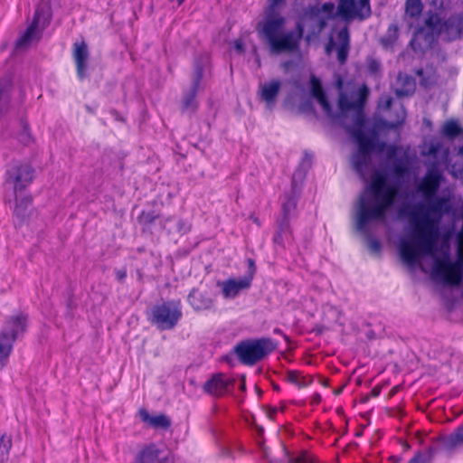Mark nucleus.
Returning a JSON list of instances; mask_svg holds the SVG:
<instances>
[{"label": "nucleus", "instance_id": "1", "mask_svg": "<svg viewBox=\"0 0 463 463\" xmlns=\"http://www.w3.org/2000/svg\"><path fill=\"white\" fill-rule=\"evenodd\" d=\"M426 171L417 178L411 191V202L400 212L408 222L399 238L401 259L407 265H414L423 256H433L439 239V225L451 211V197L439 194L446 181L442 167L447 166L449 150L439 140L430 141L424 147Z\"/></svg>", "mask_w": 463, "mask_h": 463}, {"label": "nucleus", "instance_id": "2", "mask_svg": "<svg viewBox=\"0 0 463 463\" xmlns=\"http://www.w3.org/2000/svg\"><path fill=\"white\" fill-rule=\"evenodd\" d=\"M365 90H361L356 94L354 100L349 99L348 96L341 94L339 97V108L341 112L345 114L346 111L352 109L353 112V124L345 125L346 131L355 139L358 144V150L353 155L351 162L354 169L363 178L366 179L371 172V152H382L386 146L385 143L378 142L376 138V131L382 127L388 128H394L403 125L406 118V111L401 102H393L392 99L389 96H383L379 101V109L384 111H389V120H380L373 129L371 136H366L364 133V118L362 113V108L365 99Z\"/></svg>", "mask_w": 463, "mask_h": 463}, {"label": "nucleus", "instance_id": "3", "mask_svg": "<svg viewBox=\"0 0 463 463\" xmlns=\"http://www.w3.org/2000/svg\"><path fill=\"white\" fill-rule=\"evenodd\" d=\"M397 189L387 183L384 175L374 172L372 182L364 189L354 205L355 229L369 236L371 227L386 219V212L393 204Z\"/></svg>", "mask_w": 463, "mask_h": 463}, {"label": "nucleus", "instance_id": "4", "mask_svg": "<svg viewBox=\"0 0 463 463\" xmlns=\"http://www.w3.org/2000/svg\"><path fill=\"white\" fill-rule=\"evenodd\" d=\"M286 19L281 14H264V18L258 24L260 34L267 41L270 52L275 54L292 52L298 48L304 28L298 24L293 31H284Z\"/></svg>", "mask_w": 463, "mask_h": 463}, {"label": "nucleus", "instance_id": "5", "mask_svg": "<svg viewBox=\"0 0 463 463\" xmlns=\"http://www.w3.org/2000/svg\"><path fill=\"white\" fill-rule=\"evenodd\" d=\"M275 348L276 344L270 338H260L239 343L234 352L242 364L253 365Z\"/></svg>", "mask_w": 463, "mask_h": 463}, {"label": "nucleus", "instance_id": "6", "mask_svg": "<svg viewBox=\"0 0 463 463\" xmlns=\"http://www.w3.org/2000/svg\"><path fill=\"white\" fill-rule=\"evenodd\" d=\"M182 317L180 301H167L153 307L150 320L160 330H171Z\"/></svg>", "mask_w": 463, "mask_h": 463}, {"label": "nucleus", "instance_id": "7", "mask_svg": "<svg viewBox=\"0 0 463 463\" xmlns=\"http://www.w3.org/2000/svg\"><path fill=\"white\" fill-rule=\"evenodd\" d=\"M50 21V12L46 5L38 6L33 22L19 37L15 43L16 49H26L33 43L37 42L41 37V33L46 27Z\"/></svg>", "mask_w": 463, "mask_h": 463}, {"label": "nucleus", "instance_id": "8", "mask_svg": "<svg viewBox=\"0 0 463 463\" xmlns=\"http://www.w3.org/2000/svg\"><path fill=\"white\" fill-rule=\"evenodd\" d=\"M33 169L27 164L14 163L6 170L5 185L18 194L33 181Z\"/></svg>", "mask_w": 463, "mask_h": 463}, {"label": "nucleus", "instance_id": "9", "mask_svg": "<svg viewBox=\"0 0 463 463\" xmlns=\"http://www.w3.org/2000/svg\"><path fill=\"white\" fill-rule=\"evenodd\" d=\"M435 273L450 286H458L463 278L462 267L458 262L437 260L434 265Z\"/></svg>", "mask_w": 463, "mask_h": 463}, {"label": "nucleus", "instance_id": "10", "mask_svg": "<svg viewBox=\"0 0 463 463\" xmlns=\"http://www.w3.org/2000/svg\"><path fill=\"white\" fill-rule=\"evenodd\" d=\"M297 206V199L294 195H287L286 201L282 204V220L279 222V231L274 236V242L279 245H284L285 241H289L291 239L290 231L288 228V220L291 213Z\"/></svg>", "mask_w": 463, "mask_h": 463}, {"label": "nucleus", "instance_id": "11", "mask_svg": "<svg viewBox=\"0 0 463 463\" xmlns=\"http://www.w3.org/2000/svg\"><path fill=\"white\" fill-rule=\"evenodd\" d=\"M252 281V274L239 279H228L223 281H218L217 286L221 288L222 297L225 299H233L239 294L248 289Z\"/></svg>", "mask_w": 463, "mask_h": 463}, {"label": "nucleus", "instance_id": "12", "mask_svg": "<svg viewBox=\"0 0 463 463\" xmlns=\"http://www.w3.org/2000/svg\"><path fill=\"white\" fill-rule=\"evenodd\" d=\"M339 12L345 19L359 17L364 19L371 14L369 0H360L356 3L354 0H340Z\"/></svg>", "mask_w": 463, "mask_h": 463}, {"label": "nucleus", "instance_id": "13", "mask_svg": "<svg viewBox=\"0 0 463 463\" xmlns=\"http://www.w3.org/2000/svg\"><path fill=\"white\" fill-rule=\"evenodd\" d=\"M187 302L195 312L213 311L215 308V300L211 292L194 288L187 296Z\"/></svg>", "mask_w": 463, "mask_h": 463}, {"label": "nucleus", "instance_id": "14", "mask_svg": "<svg viewBox=\"0 0 463 463\" xmlns=\"http://www.w3.org/2000/svg\"><path fill=\"white\" fill-rule=\"evenodd\" d=\"M235 380L223 373L214 374L203 384V391L213 396H222L230 392Z\"/></svg>", "mask_w": 463, "mask_h": 463}, {"label": "nucleus", "instance_id": "15", "mask_svg": "<svg viewBox=\"0 0 463 463\" xmlns=\"http://www.w3.org/2000/svg\"><path fill=\"white\" fill-rule=\"evenodd\" d=\"M281 86L282 82L279 79H272L269 81L260 83L258 95L260 97V99L265 102V105L269 109L274 108Z\"/></svg>", "mask_w": 463, "mask_h": 463}, {"label": "nucleus", "instance_id": "16", "mask_svg": "<svg viewBox=\"0 0 463 463\" xmlns=\"http://www.w3.org/2000/svg\"><path fill=\"white\" fill-rule=\"evenodd\" d=\"M203 75V67L201 63H195L193 74V82L191 89L184 94L183 99L182 109L184 111L193 112L197 108L195 100L196 92L199 88L200 80Z\"/></svg>", "mask_w": 463, "mask_h": 463}, {"label": "nucleus", "instance_id": "17", "mask_svg": "<svg viewBox=\"0 0 463 463\" xmlns=\"http://www.w3.org/2000/svg\"><path fill=\"white\" fill-rule=\"evenodd\" d=\"M133 463H172V461L157 445L149 444L139 451Z\"/></svg>", "mask_w": 463, "mask_h": 463}, {"label": "nucleus", "instance_id": "18", "mask_svg": "<svg viewBox=\"0 0 463 463\" xmlns=\"http://www.w3.org/2000/svg\"><path fill=\"white\" fill-rule=\"evenodd\" d=\"M27 327V317L24 314H18L10 317L4 324L2 331L13 338L15 342L25 332Z\"/></svg>", "mask_w": 463, "mask_h": 463}, {"label": "nucleus", "instance_id": "19", "mask_svg": "<svg viewBox=\"0 0 463 463\" xmlns=\"http://www.w3.org/2000/svg\"><path fill=\"white\" fill-rule=\"evenodd\" d=\"M72 56L76 64L77 75L80 80H83L86 76L89 60V50L84 41L73 44Z\"/></svg>", "mask_w": 463, "mask_h": 463}, {"label": "nucleus", "instance_id": "20", "mask_svg": "<svg viewBox=\"0 0 463 463\" xmlns=\"http://www.w3.org/2000/svg\"><path fill=\"white\" fill-rule=\"evenodd\" d=\"M31 202L32 199L30 196L15 194L14 215L16 220L15 222L19 225L23 224L31 214Z\"/></svg>", "mask_w": 463, "mask_h": 463}, {"label": "nucleus", "instance_id": "21", "mask_svg": "<svg viewBox=\"0 0 463 463\" xmlns=\"http://www.w3.org/2000/svg\"><path fill=\"white\" fill-rule=\"evenodd\" d=\"M138 416L143 422L154 429L167 430L171 425L170 419L165 414L152 416L144 408L139 409Z\"/></svg>", "mask_w": 463, "mask_h": 463}, {"label": "nucleus", "instance_id": "22", "mask_svg": "<svg viewBox=\"0 0 463 463\" xmlns=\"http://www.w3.org/2000/svg\"><path fill=\"white\" fill-rule=\"evenodd\" d=\"M310 84L312 96L317 99L324 112L328 117L333 118L331 106L326 99V97L323 91L319 80L317 79L315 76H312L310 80Z\"/></svg>", "mask_w": 463, "mask_h": 463}, {"label": "nucleus", "instance_id": "23", "mask_svg": "<svg viewBox=\"0 0 463 463\" xmlns=\"http://www.w3.org/2000/svg\"><path fill=\"white\" fill-rule=\"evenodd\" d=\"M415 90L414 80L406 75L399 74L394 86V92L398 97H404L411 95Z\"/></svg>", "mask_w": 463, "mask_h": 463}, {"label": "nucleus", "instance_id": "24", "mask_svg": "<svg viewBox=\"0 0 463 463\" xmlns=\"http://www.w3.org/2000/svg\"><path fill=\"white\" fill-rule=\"evenodd\" d=\"M444 449L452 450L463 445V427L458 428L452 434L440 439Z\"/></svg>", "mask_w": 463, "mask_h": 463}, {"label": "nucleus", "instance_id": "25", "mask_svg": "<svg viewBox=\"0 0 463 463\" xmlns=\"http://www.w3.org/2000/svg\"><path fill=\"white\" fill-rule=\"evenodd\" d=\"M14 341L3 331L0 332V364H5L7 361L14 345Z\"/></svg>", "mask_w": 463, "mask_h": 463}, {"label": "nucleus", "instance_id": "26", "mask_svg": "<svg viewBox=\"0 0 463 463\" xmlns=\"http://www.w3.org/2000/svg\"><path fill=\"white\" fill-rule=\"evenodd\" d=\"M282 452L287 463H316L315 457L307 451H302L297 457H293L290 455L289 451L283 447Z\"/></svg>", "mask_w": 463, "mask_h": 463}, {"label": "nucleus", "instance_id": "27", "mask_svg": "<svg viewBox=\"0 0 463 463\" xmlns=\"http://www.w3.org/2000/svg\"><path fill=\"white\" fill-rule=\"evenodd\" d=\"M430 37L426 36L423 30H420L416 32L410 44L415 52H421L425 47L430 45Z\"/></svg>", "mask_w": 463, "mask_h": 463}, {"label": "nucleus", "instance_id": "28", "mask_svg": "<svg viewBox=\"0 0 463 463\" xmlns=\"http://www.w3.org/2000/svg\"><path fill=\"white\" fill-rule=\"evenodd\" d=\"M404 7L407 16L418 18L422 13L423 4L421 0H406Z\"/></svg>", "mask_w": 463, "mask_h": 463}, {"label": "nucleus", "instance_id": "29", "mask_svg": "<svg viewBox=\"0 0 463 463\" xmlns=\"http://www.w3.org/2000/svg\"><path fill=\"white\" fill-rule=\"evenodd\" d=\"M451 174L457 178H463V147L459 149L454 163L451 165Z\"/></svg>", "mask_w": 463, "mask_h": 463}, {"label": "nucleus", "instance_id": "30", "mask_svg": "<svg viewBox=\"0 0 463 463\" xmlns=\"http://www.w3.org/2000/svg\"><path fill=\"white\" fill-rule=\"evenodd\" d=\"M435 454V449L432 447L427 448L424 453L418 452L409 463H430Z\"/></svg>", "mask_w": 463, "mask_h": 463}, {"label": "nucleus", "instance_id": "31", "mask_svg": "<svg viewBox=\"0 0 463 463\" xmlns=\"http://www.w3.org/2000/svg\"><path fill=\"white\" fill-rule=\"evenodd\" d=\"M12 446L11 439L5 435L0 438V462L5 463L8 459L9 450Z\"/></svg>", "mask_w": 463, "mask_h": 463}, {"label": "nucleus", "instance_id": "32", "mask_svg": "<svg viewBox=\"0 0 463 463\" xmlns=\"http://www.w3.org/2000/svg\"><path fill=\"white\" fill-rule=\"evenodd\" d=\"M425 24L432 33H439L443 27L441 20L437 14H430L425 20Z\"/></svg>", "mask_w": 463, "mask_h": 463}, {"label": "nucleus", "instance_id": "33", "mask_svg": "<svg viewBox=\"0 0 463 463\" xmlns=\"http://www.w3.org/2000/svg\"><path fill=\"white\" fill-rule=\"evenodd\" d=\"M398 26L394 24L389 25L386 35L382 42L385 46L392 45L398 38Z\"/></svg>", "mask_w": 463, "mask_h": 463}, {"label": "nucleus", "instance_id": "34", "mask_svg": "<svg viewBox=\"0 0 463 463\" xmlns=\"http://www.w3.org/2000/svg\"><path fill=\"white\" fill-rule=\"evenodd\" d=\"M461 132V129L457 122L449 121L444 124L442 128V133L449 137H455L458 136Z\"/></svg>", "mask_w": 463, "mask_h": 463}, {"label": "nucleus", "instance_id": "35", "mask_svg": "<svg viewBox=\"0 0 463 463\" xmlns=\"http://www.w3.org/2000/svg\"><path fill=\"white\" fill-rule=\"evenodd\" d=\"M158 218V215L155 213V212H145L143 211L138 216V222L144 226H149L154 223L156 220Z\"/></svg>", "mask_w": 463, "mask_h": 463}, {"label": "nucleus", "instance_id": "36", "mask_svg": "<svg viewBox=\"0 0 463 463\" xmlns=\"http://www.w3.org/2000/svg\"><path fill=\"white\" fill-rule=\"evenodd\" d=\"M11 88L10 80L5 79L0 82V107L5 103L9 97Z\"/></svg>", "mask_w": 463, "mask_h": 463}, {"label": "nucleus", "instance_id": "37", "mask_svg": "<svg viewBox=\"0 0 463 463\" xmlns=\"http://www.w3.org/2000/svg\"><path fill=\"white\" fill-rule=\"evenodd\" d=\"M392 170L397 177H402L407 174L408 167L402 159H397L393 162Z\"/></svg>", "mask_w": 463, "mask_h": 463}, {"label": "nucleus", "instance_id": "38", "mask_svg": "<svg viewBox=\"0 0 463 463\" xmlns=\"http://www.w3.org/2000/svg\"><path fill=\"white\" fill-rule=\"evenodd\" d=\"M444 25L448 28H451L456 26V30L458 33H460L463 30V16L462 15H453L449 17Z\"/></svg>", "mask_w": 463, "mask_h": 463}, {"label": "nucleus", "instance_id": "39", "mask_svg": "<svg viewBox=\"0 0 463 463\" xmlns=\"http://www.w3.org/2000/svg\"><path fill=\"white\" fill-rule=\"evenodd\" d=\"M287 379L289 383L297 385L299 388L307 385V383L305 381V379L301 378L297 372H288L287 373Z\"/></svg>", "mask_w": 463, "mask_h": 463}, {"label": "nucleus", "instance_id": "40", "mask_svg": "<svg viewBox=\"0 0 463 463\" xmlns=\"http://www.w3.org/2000/svg\"><path fill=\"white\" fill-rule=\"evenodd\" d=\"M337 46L349 47V33L346 27L342 28L337 33Z\"/></svg>", "mask_w": 463, "mask_h": 463}, {"label": "nucleus", "instance_id": "41", "mask_svg": "<svg viewBox=\"0 0 463 463\" xmlns=\"http://www.w3.org/2000/svg\"><path fill=\"white\" fill-rule=\"evenodd\" d=\"M285 0H269V5L265 9L264 14H280L278 12V7L284 4Z\"/></svg>", "mask_w": 463, "mask_h": 463}, {"label": "nucleus", "instance_id": "42", "mask_svg": "<svg viewBox=\"0 0 463 463\" xmlns=\"http://www.w3.org/2000/svg\"><path fill=\"white\" fill-rule=\"evenodd\" d=\"M337 49V59L341 63H344L347 59L349 47L336 46Z\"/></svg>", "mask_w": 463, "mask_h": 463}, {"label": "nucleus", "instance_id": "43", "mask_svg": "<svg viewBox=\"0 0 463 463\" xmlns=\"http://www.w3.org/2000/svg\"><path fill=\"white\" fill-rule=\"evenodd\" d=\"M367 245L371 251L379 252L381 250V243L378 240L368 237Z\"/></svg>", "mask_w": 463, "mask_h": 463}, {"label": "nucleus", "instance_id": "44", "mask_svg": "<svg viewBox=\"0 0 463 463\" xmlns=\"http://www.w3.org/2000/svg\"><path fill=\"white\" fill-rule=\"evenodd\" d=\"M386 153H387V158L389 160L392 159L396 154H397V147L394 146H387V149H386Z\"/></svg>", "mask_w": 463, "mask_h": 463}, {"label": "nucleus", "instance_id": "45", "mask_svg": "<svg viewBox=\"0 0 463 463\" xmlns=\"http://www.w3.org/2000/svg\"><path fill=\"white\" fill-rule=\"evenodd\" d=\"M234 48L239 53H242L244 52V45L241 40H236L234 42Z\"/></svg>", "mask_w": 463, "mask_h": 463}, {"label": "nucleus", "instance_id": "46", "mask_svg": "<svg viewBox=\"0 0 463 463\" xmlns=\"http://www.w3.org/2000/svg\"><path fill=\"white\" fill-rule=\"evenodd\" d=\"M178 232L185 233L189 231V225L182 221L178 222Z\"/></svg>", "mask_w": 463, "mask_h": 463}, {"label": "nucleus", "instance_id": "47", "mask_svg": "<svg viewBox=\"0 0 463 463\" xmlns=\"http://www.w3.org/2000/svg\"><path fill=\"white\" fill-rule=\"evenodd\" d=\"M116 276L119 281H123L127 276V272L125 269H118L116 271Z\"/></svg>", "mask_w": 463, "mask_h": 463}, {"label": "nucleus", "instance_id": "48", "mask_svg": "<svg viewBox=\"0 0 463 463\" xmlns=\"http://www.w3.org/2000/svg\"><path fill=\"white\" fill-rule=\"evenodd\" d=\"M321 402V396L319 393H314L311 397L312 404H318Z\"/></svg>", "mask_w": 463, "mask_h": 463}, {"label": "nucleus", "instance_id": "49", "mask_svg": "<svg viewBox=\"0 0 463 463\" xmlns=\"http://www.w3.org/2000/svg\"><path fill=\"white\" fill-rule=\"evenodd\" d=\"M21 141L27 144L30 141V136L27 133H24L21 136Z\"/></svg>", "mask_w": 463, "mask_h": 463}, {"label": "nucleus", "instance_id": "50", "mask_svg": "<svg viewBox=\"0 0 463 463\" xmlns=\"http://www.w3.org/2000/svg\"><path fill=\"white\" fill-rule=\"evenodd\" d=\"M378 67H379V64L375 61H373L370 63V70L373 71H375L378 69Z\"/></svg>", "mask_w": 463, "mask_h": 463}, {"label": "nucleus", "instance_id": "51", "mask_svg": "<svg viewBox=\"0 0 463 463\" xmlns=\"http://www.w3.org/2000/svg\"><path fill=\"white\" fill-rule=\"evenodd\" d=\"M240 389H241V391H244V390H245V377H242V378H241V384H240Z\"/></svg>", "mask_w": 463, "mask_h": 463}, {"label": "nucleus", "instance_id": "52", "mask_svg": "<svg viewBox=\"0 0 463 463\" xmlns=\"http://www.w3.org/2000/svg\"><path fill=\"white\" fill-rule=\"evenodd\" d=\"M249 265H250V268L251 269L252 268V271L250 273V274H252L254 273V261L252 260H249Z\"/></svg>", "mask_w": 463, "mask_h": 463}, {"label": "nucleus", "instance_id": "53", "mask_svg": "<svg viewBox=\"0 0 463 463\" xmlns=\"http://www.w3.org/2000/svg\"><path fill=\"white\" fill-rule=\"evenodd\" d=\"M263 455H264V457H265L266 458H269V453H268V451H267V449H263Z\"/></svg>", "mask_w": 463, "mask_h": 463}, {"label": "nucleus", "instance_id": "54", "mask_svg": "<svg viewBox=\"0 0 463 463\" xmlns=\"http://www.w3.org/2000/svg\"><path fill=\"white\" fill-rule=\"evenodd\" d=\"M171 218H167L165 222L163 223V228L165 229V225H166V222L170 221Z\"/></svg>", "mask_w": 463, "mask_h": 463}, {"label": "nucleus", "instance_id": "55", "mask_svg": "<svg viewBox=\"0 0 463 463\" xmlns=\"http://www.w3.org/2000/svg\"><path fill=\"white\" fill-rule=\"evenodd\" d=\"M331 44H333V43H332V42H330V43H329V44H328V46L326 47V51H327V52H330V45H331Z\"/></svg>", "mask_w": 463, "mask_h": 463}, {"label": "nucleus", "instance_id": "56", "mask_svg": "<svg viewBox=\"0 0 463 463\" xmlns=\"http://www.w3.org/2000/svg\"><path fill=\"white\" fill-rule=\"evenodd\" d=\"M295 180H296V175H293V180H292L293 185H295Z\"/></svg>", "mask_w": 463, "mask_h": 463}, {"label": "nucleus", "instance_id": "57", "mask_svg": "<svg viewBox=\"0 0 463 463\" xmlns=\"http://www.w3.org/2000/svg\"><path fill=\"white\" fill-rule=\"evenodd\" d=\"M178 1V4L181 5L183 4L185 0H177Z\"/></svg>", "mask_w": 463, "mask_h": 463}, {"label": "nucleus", "instance_id": "58", "mask_svg": "<svg viewBox=\"0 0 463 463\" xmlns=\"http://www.w3.org/2000/svg\"><path fill=\"white\" fill-rule=\"evenodd\" d=\"M342 389H337V391L335 392L336 394H339L341 392Z\"/></svg>", "mask_w": 463, "mask_h": 463}, {"label": "nucleus", "instance_id": "59", "mask_svg": "<svg viewBox=\"0 0 463 463\" xmlns=\"http://www.w3.org/2000/svg\"><path fill=\"white\" fill-rule=\"evenodd\" d=\"M274 332H275L276 334H279V333L280 332V330H279V329H275V330H274Z\"/></svg>", "mask_w": 463, "mask_h": 463}, {"label": "nucleus", "instance_id": "60", "mask_svg": "<svg viewBox=\"0 0 463 463\" xmlns=\"http://www.w3.org/2000/svg\"><path fill=\"white\" fill-rule=\"evenodd\" d=\"M373 395L374 396L378 395V392L377 391H373Z\"/></svg>", "mask_w": 463, "mask_h": 463}]
</instances>
